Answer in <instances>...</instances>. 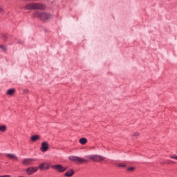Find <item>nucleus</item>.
Returning a JSON list of instances; mask_svg holds the SVG:
<instances>
[{
	"mask_svg": "<svg viewBox=\"0 0 177 177\" xmlns=\"http://www.w3.org/2000/svg\"><path fill=\"white\" fill-rule=\"evenodd\" d=\"M35 17L37 19H40V20H43V21H46L47 20H50L52 19V15L44 12L37 11L35 15Z\"/></svg>",
	"mask_w": 177,
	"mask_h": 177,
	"instance_id": "nucleus-1",
	"label": "nucleus"
},
{
	"mask_svg": "<svg viewBox=\"0 0 177 177\" xmlns=\"http://www.w3.org/2000/svg\"><path fill=\"white\" fill-rule=\"evenodd\" d=\"M88 158L89 160H92L96 162H100V161H104V160H106L105 157H103L100 155H90Z\"/></svg>",
	"mask_w": 177,
	"mask_h": 177,
	"instance_id": "nucleus-2",
	"label": "nucleus"
},
{
	"mask_svg": "<svg viewBox=\"0 0 177 177\" xmlns=\"http://www.w3.org/2000/svg\"><path fill=\"white\" fill-rule=\"evenodd\" d=\"M68 159L70 160V161H73L74 162H79L80 164H82V162H86V160L78 156H69Z\"/></svg>",
	"mask_w": 177,
	"mask_h": 177,
	"instance_id": "nucleus-3",
	"label": "nucleus"
},
{
	"mask_svg": "<svg viewBox=\"0 0 177 177\" xmlns=\"http://www.w3.org/2000/svg\"><path fill=\"white\" fill-rule=\"evenodd\" d=\"M52 168H53V169H56L58 172H64V171L67 169V167H64L62 165H53Z\"/></svg>",
	"mask_w": 177,
	"mask_h": 177,
	"instance_id": "nucleus-4",
	"label": "nucleus"
},
{
	"mask_svg": "<svg viewBox=\"0 0 177 177\" xmlns=\"http://www.w3.org/2000/svg\"><path fill=\"white\" fill-rule=\"evenodd\" d=\"M38 171V167H30L26 169V174L27 175H32L35 174Z\"/></svg>",
	"mask_w": 177,
	"mask_h": 177,
	"instance_id": "nucleus-5",
	"label": "nucleus"
},
{
	"mask_svg": "<svg viewBox=\"0 0 177 177\" xmlns=\"http://www.w3.org/2000/svg\"><path fill=\"white\" fill-rule=\"evenodd\" d=\"M45 9V5L39 3H34V10H44Z\"/></svg>",
	"mask_w": 177,
	"mask_h": 177,
	"instance_id": "nucleus-6",
	"label": "nucleus"
},
{
	"mask_svg": "<svg viewBox=\"0 0 177 177\" xmlns=\"http://www.w3.org/2000/svg\"><path fill=\"white\" fill-rule=\"evenodd\" d=\"M34 161H35V160L32 158H25L22 160V164L23 165H32Z\"/></svg>",
	"mask_w": 177,
	"mask_h": 177,
	"instance_id": "nucleus-7",
	"label": "nucleus"
},
{
	"mask_svg": "<svg viewBox=\"0 0 177 177\" xmlns=\"http://www.w3.org/2000/svg\"><path fill=\"white\" fill-rule=\"evenodd\" d=\"M49 149V145L46 142H44L41 143V147L40 148V150L45 153V151H48V149Z\"/></svg>",
	"mask_w": 177,
	"mask_h": 177,
	"instance_id": "nucleus-8",
	"label": "nucleus"
},
{
	"mask_svg": "<svg viewBox=\"0 0 177 177\" xmlns=\"http://www.w3.org/2000/svg\"><path fill=\"white\" fill-rule=\"evenodd\" d=\"M24 9H26L27 10H34V3H30L26 4L24 6Z\"/></svg>",
	"mask_w": 177,
	"mask_h": 177,
	"instance_id": "nucleus-9",
	"label": "nucleus"
},
{
	"mask_svg": "<svg viewBox=\"0 0 177 177\" xmlns=\"http://www.w3.org/2000/svg\"><path fill=\"white\" fill-rule=\"evenodd\" d=\"M74 175V170L73 169H68L65 174L64 176L66 177H71Z\"/></svg>",
	"mask_w": 177,
	"mask_h": 177,
	"instance_id": "nucleus-10",
	"label": "nucleus"
},
{
	"mask_svg": "<svg viewBox=\"0 0 177 177\" xmlns=\"http://www.w3.org/2000/svg\"><path fill=\"white\" fill-rule=\"evenodd\" d=\"M6 156L11 160H16V161H17V156H16L15 153H6Z\"/></svg>",
	"mask_w": 177,
	"mask_h": 177,
	"instance_id": "nucleus-11",
	"label": "nucleus"
},
{
	"mask_svg": "<svg viewBox=\"0 0 177 177\" xmlns=\"http://www.w3.org/2000/svg\"><path fill=\"white\" fill-rule=\"evenodd\" d=\"M80 145H86L88 143V139L86 138H82L79 140Z\"/></svg>",
	"mask_w": 177,
	"mask_h": 177,
	"instance_id": "nucleus-12",
	"label": "nucleus"
},
{
	"mask_svg": "<svg viewBox=\"0 0 177 177\" xmlns=\"http://www.w3.org/2000/svg\"><path fill=\"white\" fill-rule=\"evenodd\" d=\"M15 92H16V90L15 88L8 89L6 94L12 96L15 93Z\"/></svg>",
	"mask_w": 177,
	"mask_h": 177,
	"instance_id": "nucleus-13",
	"label": "nucleus"
},
{
	"mask_svg": "<svg viewBox=\"0 0 177 177\" xmlns=\"http://www.w3.org/2000/svg\"><path fill=\"white\" fill-rule=\"evenodd\" d=\"M39 138H40L39 136L35 135V136H32L30 139L32 142H37V140H39Z\"/></svg>",
	"mask_w": 177,
	"mask_h": 177,
	"instance_id": "nucleus-14",
	"label": "nucleus"
},
{
	"mask_svg": "<svg viewBox=\"0 0 177 177\" xmlns=\"http://www.w3.org/2000/svg\"><path fill=\"white\" fill-rule=\"evenodd\" d=\"M45 165H46V162H43V163H41L39 165V167H38V169H45Z\"/></svg>",
	"mask_w": 177,
	"mask_h": 177,
	"instance_id": "nucleus-15",
	"label": "nucleus"
},
{
	"mask_svg": "<svg viewBox=\"0 0 177 177\" xmlns=\"http://www.w3.org/2000/svg\"><path fill=\"white\" fill-rule=\"evenodd\" d=\"M6 131V125H0V132H5Z\"/></svg>",
	"mask_w": 177,
	"mask_h": 177,
	"instance_id": "nucleus-16",
	"label": "nucleus"
},
{
	"mask_svg": "<svg viewBox=\"0 0 177 177\" xmlns=\"http://www.w3.org/2000/svg\"><path fill=\"white\" fill-rule=\"evenodd\" d=\"M136 169V167H130L127 168V171L129 172H133Z\"/></svg>",
	"mask_w": 177,
	"mask_h": 177,
	"instance_id": "nucleus-17",
	"label": "nucleus"
},
{
	"mask_svg": "<svg viewBox=\"0 0 177 177\" xmlns=\"http://www.w3.org/2000/svg\"><path fill=\"white\" fill-rule=\"evenodd\" d=\"M117 167L124 168V167H127V165L125 163H118Z\"/></svg>",
	"mask_w": 177,
	"mask_h": 177,
	"instance_id": "nucleus-18",
	"label": "nucleus"
},
{
	"mask_svg": "<svg viewBox=\"0 0 177 177\" xmlns=\"http://www.w3.org/2000/svg\"><path fill=\"white\" fill-rule=\"evenodd\" d=\"M170 158H174V160H177V156L176 155H172L170 156Z\"/></svg>",
	"mask_w": 177,
	"mask_h": 177,
	"instance_id": "nucleus-19",
	"label": "nucleus"
},
{
	"mask_svg": "<svg viewBox=\"0 0 177 177\" xmlns=\"http://www.w3.org/2000/svg\"><path fill=\"white\" fill-rule=\"evenodd\" d=\"M0 177H11L10 175H3V176H0Z\"/></svg>",
	"mask_w": 177,
	"mask_h": 177,
	"instance_id": "nucleus-20",
	"label": "nucleus"
},
{
	"mask_svg": "<svg viewBox=\"0 0 177 177\" xmlns=\"http://www.w3.org/2000/svg\"><path fill=\"white\" fill-rule=\"evenodd\" d=\"M133 137L135 136H139V133H135L133 135Z\"/></svg>",
	"mask_w": 177,
	"mask_h": 177,
	"instance_id": "nucleus-21",
	"label": "nucleus"
},
{
	"mask_svg": "<svg viewBox=\"0 0 177 177\" xmlns=\"http://www.w3.org/2000/svg\"><path fill=\"white\" fill-rule=\"evenodd\" d=\"M24 93H28V89H24Z\"/></svg>",
	"mask_w": 177,
	"mask_h": 177,
	"instance_id": "nucleus-22",
	"label": "nucleus"
},
{
	"mask_svg": "<svg viewBox=\"0 0 177 177\" xmlns=\"http://www.w3.org/2000/svg\"><path fill=\"white\" fill-rule=\"evenodd\" d=\"M2 12H3V8L0 7V13H2Z\"/></svg>",
	"mask_w": 177,
	"mask_h": 177,
	"instance_id": "nucleus-23",
	"label": "nucleus"
},
{
	"mask_svg": "<svg viewBox=\"0 0 177 177\" xmlns=\"http://www.w3.org/2000/svg\"><path fill=\"white\" fill-rule=\"evenodd\" d=\"M0 49H5V47L2 45H0Z\"/></svg>",
	"mask_w": 177,
	"mask_h": 177,
	"instance_id": "nucleus-24",
	"label": "nucleus"
},
{
	"mask_svg": "<svg viewBox=\"0 0 177 177\" xmlns=\"http://www.w3.org/2000/svg\"><path fill=\"white\" fill-rule=\"evenodd\" d=\"M45 169H49V165H48L46 168H44Z\"/></svg>",
	"mask_w": 177,
	"mask_h": 177,
	"instance_id": "nucleus-25",
	"label": "nucleus"
}]
</instances>
